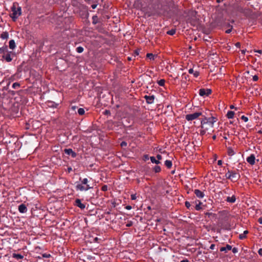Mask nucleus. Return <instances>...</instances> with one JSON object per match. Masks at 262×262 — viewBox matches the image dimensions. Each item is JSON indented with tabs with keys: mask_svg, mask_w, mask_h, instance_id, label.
<instances>
[{
	"mask_svg": "<svg viewBox=\"0 0 262 262\" xmlns=\"http://www.w3.org/2000/svg\"><path fill=\"white\" fill-rule=\"evenodd\" d=\"M216 122L214 117H204L201 122L200 135H204L206 132L212 130L214 123Z\"/></svg>",
	"mask_w": 262,
	"mask_h": 262,
	"instance_id": "1",
	"label": "nucleus"
},
{
	"mask_svg": "<svg viewBox=\"0 0 262 262\" xmlns=\"http://www.w3.org/2000/svg\"><path fill=\"white\" fill-rule=\"evenodd\" d=\"M12 14L10 15V17L12 20L15 21L21 14V8L18 6L17 3H13L11 7Z\"/></svg>",
	"mask_w": 262,
	"mask_h": 262,
	"instance_id": "2",
	"label": "nucleus"
},
{
	"mask_svg": "<svg viewBox=\"0 0 262 262\" xmlns=\"http://www.w3.org/2000/svg\"><path fill=\"white\" fill-rule=\"evenodd\" d=\"M89 180L87 178H84L81 180V184H78L76 186V189L81 191H87L93 188L88 184Z\"/></svg>",
	"mask_w": 262,
	"mask_h": 262,
	"instance_id": "3",
	"label": "nucleus"
},
{
	"mask_svg": "<svg viewBox=\"0 0 262 262\" xmlns=\"http://www.w3.org/2000/svg\"><path fill=\"white\" fill-rule=\"evenodd\" d=\"M203 116V113L202 111H199L192 114H187L185 116V119L189 121H192L199 118L200 116Z\"/></svg>",
	"mask_w": 262,
	"mask_h": 262,
	"instance_id": "4",
	"label": "nucleus"
},
{
	"mask_svg": "<svg viewBox=\"0 0 262 262\" xmlns=\"http://www.w3.org/2000/svg\"><path fill=\"white\" fill-rule=\"evenodd\" d=\"M211 90L210 89H201L199 90V95L203 97L209 96L211 93Z\"/></svg>",
	"mask_w": 262,
	"mask_h": 262,
	"instance_id": "5",
	"label": "nucleus"
},
{
	"mask_svg": "<svg viewBox=\"0 0 262 262\" xmlns=\"http://www.w3.org/2000/svg\"><path fill=\"white\" fill-rule=\"evenodd\" d=\"M12 55H14V54L11 51H7L4 55H2L3 59H5L7 62H9L12 61Z\"/></svg>",
	"mask_w": 262,
	"mask_h": 262,
	"instance_id": "6",
	"label": "nucleus"
},
{
	"mask_svg": "<svg viewBox=\"0 0 262 262\" xmlns=\"http://www.w3.org/2000/svg\"><path fill=\"white\" fill-rule=\"evenodd\" d=\"M246 160L251 165H254L255 163V157L254 155L251 154L250 156L247 158Z\"/></svg>",
	"mask_w": 262,
	"mask_h": 262,
	"instance_id": "7",
	"label": "nucleus"
},
{
	"mask_svg": "<svg viewBox=\"0 0 262 262\" xmlns=\"http://www.w3.org/2000/svg\"><path fill=\"white\" fill-rule=\"evenodd\" d=\"M64 152L67 155L71 156L72 158L76 157V153L74 152L71 148H66L64 150Z\"/></svg>",
	"mask_w": 262,
	"mask_h": 262,
	"instance_id": "8",
	"label": "nucleus"
},
{
	"mask_svg": "<svg viewBox=\"0 0 262 262\" xmlns=\"http://www.w3.org/2000/svg\"><path fill=\"white\" fill-rule=\"evenodd\" d=\"M240 178V174L235 171H231V180L236 181Z\"/></svg>",
	"mask_w": 262,
	"mask_h": 262,
	"instance_id": "9",
	"label": "nucleus"
},
{
	"mask_svg": "<svg viewBox=\"0 0 262 262\" xmlns=\"http://www.w3.org/2000/svg\"><path fill=\"white\" fill-rule=\"evenodd\" d=\"M194 193L199 199H202L205 196L204 192L199 189H194Z\"/></svg>",
	"mask_w": 262,
	"mask_h": 262,
	"instance_id": "10",
	"label": "nucleus"
},
{
	"mask_svg": "<svg viewBox=\"0 0 262 262\" xmlns=\"http://www.w3.org/2000/svg\"><path fill=\"white\" fill-rule=\"evenodd\" d=\"M144 98L145 99L147 103L152 104L154 102L155 96L154 95H150V96L145 95L144 96Z\"/></svg>",
	"mask_w": 262,
	"mask_h": 262,
	"instance_id": "11",
	"label": "nucleus"
},
{
	"mask_svg": "<svg viewBox=\"0 0 262 262\" xmlns=\"http://www.w3.org/2000/svg\"><path fill=\"white\" fill-rule=\"evenodd\" d=\"M193 107V104L191 102H188V103H187L185 105V112L186 113H190L191 111L190 110H192V108Z\"/></svg>",
	"mask_w": 262,
	"mask_h": 262,
	"instance_id": "12",
	"label": "nucleus"
},
{
	"mask_svg": "<svg viewBox=\"0 0 262 262\" xmlns=\"http://www.w3.org/2000/svg\"><path fill=\"white\" fill-rule=\"evenodd\" d=\"M18 211L22 213H26L27 211V207L25 204H21L18 206Z\"/></svg>",
	"mask_w": 262,
	"mask_h": 262,
	"instance_id": "13",
	"label": "nucleus"
},
{
	"mask_svg": "<svg viewBox=\"0 0 262 262\" xmlns=\"http://www.w3.org/2000/svg\"><path fill=\"white\" fill-rule=\"evenodd\" d=\"M75 205L81 209H83L85 208L84 204H82L80 199H76L75 201Z\"/></svg>",
	"mask_w": 262,
	"mask_h": 262,
	"instance_id": "14",
	"label": "nucleus"
},
{
	"mask_svg": "<svg viewBox=\"0 0 262 262\" xmlns=\"http://www.w3.org/2000/svg\"><path fill=\"white\" fill-rule=\"evenodd\" d=\"M232 249V246L229 245H227L226 247H223L220 248V251L221 252H225L227 253L228 251L231 250Z\"/></svg>",
	"mask_w": 262,
	"mask_h": 262,
	"instance_id": "15",
	"label": "nucleus"
},
{
	"mask_svg": "<svg viewBox=\"0 0 262 262\" xmlns=\"http://www.w3.org/2000/svg\"><path fill=\"white\" fill-rule=\"evenodd\" d=\"M236 201V197L234 195L232 196H228L226 199V201L229 203H233Z\"/></svg>",
	"mask_w": 262,
	"mask_h": 262,
	"instance_id": "16",
	"label": "nucleus"
},
{
	"mask_svg": "<svg viewBox=\"0 0 262 262\" xmlns=\"http://www.w3.org/2000/svg\"><path fill=\"white\" fill-rule=\"evenodd\" d=\"M188 73L190 74H192L195 77H197L199 75V72L198 71H194L191 68H190L188 70Z\"/></svg>",
	"mask_w": 262,
	"mask_h": 262,
	"instance_id": "17",
	"label": "nucleus"
},
{
	"mask_svg": "<svg viewBox=\"0 0 262 262\" xmlns=\"http://www.w3.org/2000/svg\"><path fill=\"white\" fill-rule=\"evenodd\" d=\"M248 230H245L244 231L243 233L240 234L239 235V238L240 239H244L246 237V235L248 233Z\"/></svg>",
	"mask_w": 262,
	"mask_h": 262,
	"instance_id": "18",
	"label": "nucleus"
},
{
	"mask_svg": "<svg viewBox=\"0 0 262 262\" xmlns=\"http://www.w3.org/2000/svg\"><path fill=\"white\" fill-rule=\"evenodd\" d=\"M9 46L10 49L13 50L15 48V47H16L15 42L14 40H13V39L10 40L9 41Z\"/></svg>",
	"mask_w": 262,
	"mask_h": 262,
	"instance_id": "19",
	"label": "nucleus"
},
{
	"mask_svg": "<svg viewBox=\"0 0 262 262\" xmlns=\"http://www.w3.org/2000/svg\"><path fill=\"white\" fill-rule=\"evenodd\" d=\"M1 37L3 39H8L9 37V34H8V32L5 31V32H3L1 35Z\"/></svg>",
	"mask_w": 262,
	"mask_h": 262,
	"instance_id": "20",
	"label": "nucleus"
},
{
	"mask_svg": "<svg viewBox=\"0 0 262 262\" xmlns=\"http://www.w3.org/2000/svg\"><path fill=\"white\" fill-rule=\"evenodd\" d=\"M7 51H8L7 46H5L0 48V53L3 55H4Z\"/></svg>",
	"mask_w": 262,
	"mask_h": 262,
	"instance_id": "21",
	"label": "nucleus"
},
{
	"mask_svg": "<svg viewBox=\"0 0 262 262\" xmlns=\"http://www.w3.org/2000/svg\"><path fill=\"white\" fill-rule=\"evenodd\" d=\"M234 116V112L233 111H228L226 115L228 119H232Z\"/></svg>",
	"mask_w": 262,
	"mask_h": 262,
	"instance_id": "22",
	"label": "nucleus"
},
{
	"mask_svg": "<svg viewBox=\"0 0 262 262\" xmlns=\"http://www.w3.org/2000/svg\"><path fill=\"white\" fill-rule=\"evenodd\" d=\"M165 165L167 168H170L172 166V162L170 160H166Z\"/></svg>",
	"mask_w": 262,
	"mask_h": 262,
	"instance_id": "23",
	"label": "nucleus"
},
{
	"mask_svg": "<svg viewBox=\"0 0 262 262\" xmlns=\"http://www.w3.org/2000/svg\"><path fill=\"white\" fill-rule=\"evenodd\" d=\"M199 202V203L198 204H196V205L195 206V209L196 210H200L202 209V207H201V205L202 204V203L200 202V201H198Z\"/></svg>",
	"mask_w": 262,
	"mask_h": 262,
	"instance_id": "24",
	"label": "nucleus"
},
{
	"mask_svg": "<svg viewBox=\"0 0 262 262\" xmlns=\"http://www.w3.org/2000/svg\"><path fill=\"white\" fill-rule=\"evenodd\" d=\"M228 154L231 156H233L235 154V152L232 148H228Z\"/></svg>",
	"mask_w": 262,
	"mask_h": 262,
	"instance_id": "25",
	"label": "nucleus"
},
{
	"mask_svg": "<svg viewBox=\"0 0 262 262\" xmlns=\"http://www.w3.org/2000/svg\"><path fill=\"white\" fill-rule=\"evenodd\" d=\"M150 161L152 163H155L158 164L160 163V161L158 160H156L154 157H150Z\"/></svg>",
	"mask_w": 262,
	"mask_h": 262,
	"instance_id": "26",
	"label": "nucleus"
},
{
	"mask_svg": "<svg viewBox=\"0 0 262 262\" xmlns=\"http://www.w3.org/2000/svg\"><path fill=\"white\" fill-rule=\"evenodd\" d=\"M190 99L187 97V96L184 97L183 100H181V103L183 102L184 103H188V102H190Z\"/></svg>",
	"mask_w": 262,
	"mask_h": 262,
	"instance_id": "27",
	"label": "nucleus"
},
{
	"mask_svg": "<svg viewBox=\"0 0 262 262\" xmlns=\"http://www.w3.org/2000/svg\"><path fill=\"white\" fill-rule=\"evenodd\" d=\"M85 113V111L83 108H79L78 109V113L80 115H83Z\"/></svg>",
	"mask_w": 262,
	"mask_h": 262,
	"instance_id": "28",
	"label": "nucleus"
},
{
	"mask_svg": "<svg viewBox=\"0 0 262 262\" xmlns=\"http://www.w3.org/2000/svg\"><path fill=\"white\" fill-rule=\"evenodd\" d=\"M146 57L150 60H154L155 55L152 53H147L146 55Z\"/></svg>",
	"mask_w": 262,
	"mask_h": 262,
	"instance_id": "29",
	"label": "nucleus"
},
{
	"mask_svg": "<svg viewBox=\"0 0 262 262\" xmlns=\"http://www.w3.org/2000/svg\"><path fill=\"white\" fill-rule=\"evenodd\" d=\"M13 257L19 259H22L23 258V256L19 254H13Z\"/></svg>",
	"mask_w": 262,
	"mask_h": 262,
	"instance_id": "30",
	"label": "nucleus"
},
{
	"mask_svg": "<svg viewBox=\"0 0 262 262\" xmlns=\"http://www.w3.org/2000/svg\"><path fill=\"white\" fill-rule=\"evenodd\" d=\"M231 171L228 170V172L225 174V177L227 179L231 180Z\"/></svg>",
	"mask_w": 262,
	"mask_h": 262,
	"instance_id": "31",
	"label": "nucleus"
},
{
	"mask_svg": "<svg viewBox=\"0 0 262 262\" xmlns=\"http://www.w3.org/2000/svg\"><path fill=\"white\" fill-rule=\"evenodd\" d=\"M19 86H20V84L19 83L15 82V83H13L12 87L13 89H15L19 87Z\"/></svg>",
	"mask_w": 262,
	"mask_h": 262,
	"instance_id": "32",
	"label": "nucleus"
},
{
	"mask_svg": "<svg viewBox=\"0 0 262 262\" xmlns=\"http://www.w3.org/2000/svg\"><path fill=\"white\" fill-rule=\"evenodd\" d=\"M76 51L79 53H81L83 51V48L82 47H78L76 48Z\"/></svg>",
	"mask_w": 262,
	"mask_h": 262,
	"instance_id": "33",
	"label": "nucleus"
},
{
	"mask_svg": "<svg viewBox=\"0 0 262 262\" xmlns=\"http://www.w3.org/2000/svg\"><path fill=\"white\" fill-rule=\"evenodd\" d=\"M176 33V31L174 29H171L170 30H169L168 31H167V33L169 35H172L173 34H174Z\"/></svg>",
	"mask_w": 262,
	"mask_h": 262,
	"instance_id": "34",
	"label": "nucleus"
},
{
	"mask_svg": "<svg viewBox=\"0 0 262 262\" xmlns=\"http://www.w3.org/2000/svg\"><path fill=\"white\" fill-rule=\"evenodd\" d=\"M158 84L160 86H163L165 83V80L164 79H160L158 82Z\"/></svg>",
	"mask_w": 262,
	"mask_h": 262,
	"instance_id": "35",
	"label": "nucleus"
},
{
	"mask_svg": "<svg viewBox=\"0 0 262 262\" xmlns=\"http://www.w3.org/2000/svg\"><path fill=\"white\" fill-rule=\"evenodd\" d=\"M161 170V168L159 166H156L155 167H154V171L156 172H160Z\"/></svg>",
	"mask_w": 262,
	"mask_h": 262,
	"instance_id": "36",
	"label": "nucleus"
},
{
	"mask_svg": "<svg viewBox=\"0 0 262 262\" xmlns=\"http://www.w3.org/2000/svg\"><path fill=\"white\" fill-rule=\"evenodd\" d=\"M86 258L88 260L90 261H93L95 259V257L94 256H92L91 255H87Z\"/></svg>",
	"mask_w": 262,
	"mask_h": 262,
	"instance_id": "37",
	"label": "nucleus"
},
{
	"mask_svg": "<svg viewBox=\"0 0 262 262\" xmlns=\"http://www.w3.org/2000/svg\"><path fill=\"white\" fill-rule=\"evenodd\" d=\"M241 119L245 122H247L248 121V118L244 115L241 117Z\"/></svg>",
	"mask_w": 262,
	"mask_h": 262,
	"instance_id": "38",
	"label": "nucleus"
},
{
	"mask_svg": "<svg viewBox=\"0 0 262 262\" xmlns=\"http://www.w3.org/2000/svg\"><path fill=\"white\" fill-rule=\"evenodd\" d=\"M232 251L233 253H236L238 252V249L237 248L234 247L233 248H232Z\"/></svg>",
	"mask_w": 262,
	"mask_h": 262,
	"instance_id": "39",
	"label": "nucleus"
},
{
	"mask_svg": "<svg viewBox=\"0 0 262 262\" xmlns=\"http://www.w3.org/2000/svg\"><path fill=\"white\" fill-rule=\"evenodd\" d=\"M120 145L122 147H125L127 146V143L125 141H122L121 144H120Z\"/></svg>",
	"mask_w": 262,
	"mask_h": 262,
	"instance_id": "40",
	"label": "nucleus"
},
{
	"mask_svg": "<svg viewBox=\"0 0 262 262\" xmlns=\"http://www.w3.org/2000/svg\"><path fill=\"white\" fill-rule=\"evenodd\" d=\"M252 79L254 81H256L258 79V77L257 75H254L253 76Z\"/></svg>",
	"mask_w": 262,
	"mask_h": 262,
	"instance_id": "41",
	"label": "nucleus"
},
{
	"mask_svg": "<svg viewBox=\"0 0 262 262\" xmlns=\"http://www.w3.org/2000/svg\"><path fill=\"white\" fill-rule=\"evenodd\" d=\"M185 206H186V207L188 209H189V208H190V206H191V205H190V203H189V202H188L186 201V202H185Z\"/></svg>",
	"mask_w": 262,
	"mask_h": 262,
	"instance_id": "42",
	"label": "nucleus"
},
{
	"mask_svg": "<svg viewBox=\"0 0 262 262\" xmlns=\"http://www.w3.org/2000/svg\"><path fill=\"white\" fill-rule=\"evenodd\" d=\"M136 198H137V197H136V194H132L131 195V199H132V200H136Z\"/></svg>",
	"mask_w": 262,
	"mask_h": 262,
	"instance_id": "43",
	"label": "nucleus"
},
{
	"mask_svg": "<svg viewBox=\"0 0 262 262\" xmlns=\"http://www.w3.org/2000/svg\"><path fill=\"white\" fill-rule=\"evenodd\" d=\"M42 256L43 257L49 258L50 256V255L48 254H43Z\"/></svg>",
	"mask_w": 262,
	"mask_h": 262,
	"instance_id": "44",
	"label": "nucleus"
},
{
	"mask_svg": "<svg viewBox=\"0 0 262 262\" xmlns=\"http://www.w3.org/2000/svg\"><path fill=\"white\" fill-rule=\"evenodd\" d=\"M132 225H133V223H132V222H128V223L126 224V226L127 227H130V226H132Z\"/></svg>",
	"mask_w": 262,
	"mask_h": 262,
	"instance_id": "45",
	"label": "nucleus"
},
{
	"mask_svg": "<svg viewBox=\"0 0 262 262\" xmlns=\"http://www.w3.org/2000/svg\"><path fill=\"white\" fill-rule=\"evenodd\" d=\"M258 253L259 255H260V256H262V248H260L258 250Z\"/></svg>",
	"mask_w": 262,
	"mask_h": 262,
	"instance_id": "46",
	"label": "nucleus"
},
{
	"mask_svg": "<svg viewBox=\"0 0 262 262\" xmlns=\"http://www.w3.org/2000/svg\"><path fill=\"white\" fill-rule=\"evenodd\" d=\"M215 245L214 244H211L210 246V249L211 250H213L215 248Z\"/></svg>",
	"mask_w": 262,
	"mask_h": 262,
	"instance_id": "47",
	"label": "nucleus"
},
{
	"mask_svg": "<svg viewBox=\"0 0 262 262\" xmlns=\"http://www.w3.org/2000/svg\"><path fill=\"white\" fill-rule=\"evenodd\" d=\"M157 159H158V160H159H159H161V159H162V156H161V155H158L157 156Z\"/></svg>",
	"mask_w": 262,
	"mask_h": 262,
	"instance_id": "48",
	"label": "nucleus"
},
{
	"mask_svg": "<svg viewBox=\"0 0 262 262\" xmlns=\"http://www.w3.org/2000/svg\"><path fill=\"white\" fill-rule=\"evenodd\" d=\"M231 31H232V28H230V29H229L225 31V32H226V33H230L231 32Z\"/></svg>",
	"mask_w": 262,
	"mask_h": 262,
	"instance_id": "49",
	"label": "nucleus"
},
{
	"mask_svg": "<svg viewBox=\"0 0 262 262\" xmlns=\"http://www.w3.org/2000/svg\"><path fill=\"white\" fill-rule=\"evenodd\" d=\"M254 52L259 54H262V50H255Z\"/></svg>",
	"mask_w": 262,
	"mask_h": 262,
	"instance_id": "50",
	"label": "nucleus"
},
{
	"mask_svg": "<svg viewBox=\"0 0 262 262\" xmlns=\"http://www.w3.org/2000/svg\"><path fill=\"white\" fill-rule=\"evenodd\" d=\"M77 108V107L76 106H71V110H72L73 111H75Z\"/></svg>",
	"mask_w": 262,
	"mask_h": 262,
	"instance_id": "51",
	"label": "nucleus"
},
{
	"mask_svg": "<svg viewBox=\"0 0 262 262\" xmlns=\"http://www.w3.org/2000/svg\"><path fill=\"white\" fill-rule=\"evenodd\" d=\"M258 222L259 224H262V217L258 219Z\"/></svg>",
	"mask_w": 262,
	"mask_h": 262,
	"instance_id": "52",
	"label": "nucleus"
},
{
	"mask_svg": "<svg viewBox=\"0 0 262 262\" xmlns=\"http://www.w3.org/2000/svg\"><path fill=\"white\" fill-rule=\"evenodd\" d=\"M222 160H219L217 161V165L220 166V165H222Z\"/></svg>",
	"mask_w": 262,
	"mask_h": 262,
	"instance_id": "53",
	"label": "nucleus"
},
{
	"mask_svg": "<svg viewBox=\"0 0 262 262\" xmlns=\"http://www.w3.org/2000/svg\"><path fill=\"white\" fill-rule=\"evenodd\" d=\"M181 262H190L187 259L185 258L184 259L181 260Z\"/></svg>",
	"mask_w": 262,
	"mask_h": 262,
	"instance_id": "54",
	"label": "nucleus"
},
{
	"mask_svg": "<svg viewBox=\"0 0 262 262\" xmlns=\"http://www.w3.org/2000/svg\"><path fill=\"white\" fill-rule=\"evenodd\" d=\"M230 108L231 109H234V108H235V109H236V107H235L233 105H231L230 106Z\"/></svg>",
	"mask_w": 262,
	"mask_h": 262,
	"instance_id": "55",
	"label": "nucleus"
},
{
	"mask_svg": "<svg viewBox=\"0 0 262 262\" xmlns=\"http://www.w3.org/2000/svg\"><path fill=\"white\" fill-rule=\"evenodd\" d=\"M57 105V104H56V103H53V104H52V105H51V106H52V107H56Z\"/></svg>",
	"mask_w": 262,
	"mask_h": 262,
	"instance_id": "56",
	"label": "nucleus"
},
{
	"mask_svg": "<svg viewBox=\"0 0 262 262\" xmlns=\"http://www.w3.org/2000/svg\"><path fill=\"white\" fill-rule=\"evenodd\" d=\"M131 208H132V207L130 206H127L126 207V209L127 210H130V209H131Z\"/></svg>",
	"mask_w": 262,
	"mask_h": 262,
	"instance_id": "57",
	"label": "nucleus"
},
{
	"mask_svg": "<svg viewBox=\"0 0 262 262\" xmlns=\"http://www.w3.org/2000/svg\"><path fill=\"white\" fill-rule=\"evenodd\" d=\"M96 7H97L96 5H92V8L93 9H95L96 8Z\"/></svg>",
	"mask_w": 262,
	"mask_h": 262,
	"instance_id": "58",
	"label": "nucleus"
},
{
	"mask_svg": "<svg viewBox=\"0 0 262 262\" xmlns=\"http://www.w3.org/2000/svg\"><path fill=\"white\" fill-rule=\"evenodd\" d=\"M236 46L238 47L240 46V43L239 42H237L236 44H235Z\"/></svg>",
	"mask_w": 262,
	"mask_h": 262,
	"instance_id": "59",
	"label": "nucleus"
},
{
	"mask_svg": "<svg viewBox=\"0 0 262 262\" xmlns=\"http://www.w3.org/2000/svg\"><path fill=\"white\" fill-rule=\"evenodd\" d=\"M98 239V237H95V238L94 239V241L95 242H97Z\"/></svg>",
	"mask_w": 262,
	"mask_h": 262,
	"instance_id": "60",
	"label": "nucleus"
},
{
	"mask_svg": "<svg viewBox=\"0 0 262 262\" xmlns=\"http://www.w3.org/2000/svg\"><path fill=\"white\" fill-rule=\"evenodd\" d=\"M106 186H103V187H102V189H103V190H106Z\"/></svg>",
	"mask_w": 262,
	"mask_h": 262,
	"instance_id": "61",
	"label": "nucleus"
},
{
	"mask_svg": "<svg viewBox=\"0 0 262 262\" xmlns=\"http://www.w3.org/2000/svg\"><path fill=\"white\" fill-rule=\"evenodd\" d=\"M238 11H239L241 12H243V9L242 8H239Z\"/></svg>",
	"mask_w": 262,
	"mask_h": 262,
	"instance_id": "62",
	"label": "nucleus"
},
{
	"mask_svg": "<svg viewBox=\"0 0 262 262\" xmlns=\"http://www.w3.org/2000/svg\"><path fill=\"white\" fill-rule=\"evenodd\" d=\"M185 74H186V72H185L184 73H182L183 76Z\"/></svg>",
	"mask_w": 262,
	"mask_h": 262,
	"instance_id": "63",
	"label": "nucleus"
},
{
	"mask_svg": "<svg viewBox=\"0 0 262 262\" xmlns=\"http://www.w3.org/2000/svg\"><path fill=\"white\" fill-rule=\"evenodd\" d=\"M215 138H216L215 136H214L213 137V138L214 139H215Z\"/></svg>",
	"mask_w": 262,
	"mask_h": 262,
	"instance_id": "64",
	"label": "nucleus"
}]
</instances>
